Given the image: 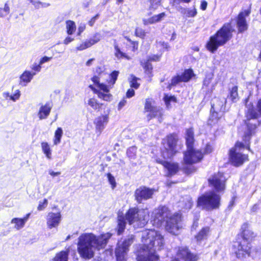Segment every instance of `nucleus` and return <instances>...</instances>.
Instances as JSON below:
<instances>
[{
    "label": "nucleus",
    "mask_w": 261,
    "mask_h": 261,
    "mask_svg": "<svg viewBox=\"0 0 261 261\" xmlns=\"http://www.w3.org/2000/svg\"><path fill=\"white\" fill-rule=\"evenodd\" d=\"M179 137L177 133H172L167 135L162 140L160 154L162 159L156 158V163L162 165L166 170V176L172 177L176 175L180 170L177 162H170L166 160L172 159L180 152L182 145L179 144Z\"/></svg>",
    "instance_id": "1"
},
{
    "label": "nucleus",
    "mask_w": 261,
    "mask_h": 261,
    "mask_svg": "<svg viewBox=\"0 0 261 261\" xmlns=\"http://www.w3.org/2000/svg\"><path fill=\"white\" fill-rule=\"evenodd\" d=\"M112 233L107 232L96 236L92 233H82L78 239L77 251L81 257L90 259L94 256L92 248L98 250L106 247Z\"/></svg>",
    "instance_id": "2"
},
{
    "label": "nucleus",
    "mask_w": 261,
    "mask_h": 261,
    "mask_svg": "<svg viewBox=\"0 0 261 261\" xmlns=\"http://www.w3.org/2000/svg\"><path fill=\"white\" fill-rule=\"evenodd\" d=\"M256 234L251 229L248 222L243 223L233 241L232 248L238 258L250 256L252 252L251 242L255 240Z\"/></svg>",
    "instance_id": "3"
},
{
    "label": "nucleus",
    "mask_w": 261,
    "mask_h": 261,
    "mask_svg": "<svg viewBox=\"0 0 261 261\" xmlns=\"http://www.w3.org/2000/svg\"><path fill=\"white\" fill-rule=\"evenodd\" d=\"M253 136L254 135L245 130L242 137L243 141H237L234 146L228 150V163L230 165L235 167H239L249 161L248 154L243 153L238 151V149H246L253 153L251 149V140Z\"/></svg>",
    "instance_id": "4"
},
{
    "label": "nucleus",
    "mask_w": 261,
    "mask_h": 261,
    "mask_svg": "<svg viewBox=\"0 0 261 261\" xmlns=\"http://www.w3.org/2000/svg\"><path fill=\"white\" fill-rule=\"evenodd\" d=\"M234 32L231 21L224 23L209 37L205 44V48L210 53H215L219 47L224 45L232 39Z\"/></svg>",
    "instance_id": "5"
},
{
    "label": "nucleus",
    "mask_w": 261,
    "mask_h": 261,
    "mask_svg": "<svg viewBox=\"0 0 261 261\" xmlns=\"http://www.w3.org/2000/svg\"><path fill=\"white\" fill-rule=\"evenodd\" d=\"M119 72L114 70L109 74V80L108 81V85L104 83H100V77L98 76H93L91 80L96 85L99 90L95 88L92 85H90L89 88L94 94H96L99 98L106 101H110L112 98V95L110 93V89L114 87V85L118 79Z\"/></svg>",
    "instance_id": "6"
},
{
    "label": "nucleus",
    "mask_w": 261,
    "mask_h": 261,
    "mask_svg": "<svg viewBox=\"0 0 261 261\" xmlns=\"http://www.w3.org/2000/svg\"><path fill=\"white\" fill-rule=\"evenodd\" d=\"M203 160V153L201 149H197L194 146L187 147L183 153L182 167L181 170L186 175H191L197 170L194 164L200 163Z\"/></svg>",
    "instance_id": "7"
},
{
    "label": "nucleus",
    "mask_w": 261,
    "mask_h": 261,
    "mask_svg": "<svg viewBox=\"0 0 261 261\" xmlns=\"http://www.w3.org/2000/svg\"><path fill=\"white\" fill-rule=\"evenodd\" d=\"M247 108V110L245 111V119L243 123L245 126L246 130L255 135L258 127L261 125V119L256 120L261 116V98L257 102L256 109L252 103L249 105Z\"/></svg>",
    "instance_id": "8"
},
{
    "label": "nucleus",
    "mask_w": 261,
    "mask_h": 261,
    "mask_svg": "<svg viewBox=\"0 0 261 261\" xmlns=\"http://www.w3.org/2000/svg\"><path fill=\"white\" fill-rule=\"evenodd\" d=\"M143 244L141 247L143 251H149L157 249L161 250L164 245V237L158 231L150 229L146 234L142 237Z\"/></svg>",
    "instance_id": "9"
},
{
    "label": "nucleus",
    "mask_w": 261,
    "mask_h": 261,
    "mask_svg": "<svg viewBox=\"0 0 261 261\" xmlns=\"http://www.w3.org/2000/svg\"><path fill=\"white\" fill-rule=\"evenodd\" d=\"M221 197L214 192H210L207 194H202L197 199L196 205L206 211H212L219 209L221 206Z\"/></svg>",
    "instance_id": "10"
},
{
    "label": "nucleus",
    "mask_w": 261,
    "mask_h": 261,
    "mask_svg": "<svg viewBox=\"0 0 261 261\" xmlns=\"http://www.w3.org/2000/svg\"><path fill=\"white\" fill-rule=\"evenodd\" d=\"M227 181L224 173L221 171L214 173L207 179L208 186L213 190L212 192L218 194L225 192Z\"/></svg>",
    "instance_id": "11"
},
{
    "label": "nucleus",
    "mask_w": 261,
    "mask_h": 261,
    "mask_svg": "<svg viewBox=\"0 0 261 261\" xmlns=\"http://www.w3.org/2000/svg\"><path fill=\"white\" fill-rule=\"evenodd\" d=\"M176 255L178 257H172L170 261H198L200 259L198 253L192 252L188 246H180L176 247Z\"/></svg>",
    "instance_id": "12"
},
{
    "label": "nucleus",
    "mask_w": 261,
    "mask_h": 261,
    "mask_svg": "<svg viewBox=\"0 0 261 261\" xmlns=\"http://www.w3.org/2000/svg\"><path fill=\"white\" fill-rule=\"evenodd\" d=\"M182 220V214L175 213L170 216L166 221L165 230L173 235H177V232L182 228L180 224Z\"/></svg>",
    "instance_id": "13"
},
{
    "label": "nucleus",
    "mask_w": 261,
    "mask_h": 261,
    "mask_svg": "<svg viewBox=\"0 0 261 261\" xmlns=\"http://www.w3.org/2000/svg\"><path fill=\"white\" fill-rule=\"evenodd\" d=\"M171 216V211L167 206H159L155 210L152 216L153 225L158 227H161Z\"/></svg>",
    "instance_id": "14"
},
{
    "label": "nucleus",
    "mask_w": 261,
    "mask_h": 261,
    "mask_svg": "<svg viewBox=\"0 0 261 261\" xmlns=\"http://www.w3.org/2000/svg\"><path fill=\"white\" fill-rule=\"evenodd\" d=\"M194 76L195 74L192 69H185L181 74H178L172 77L170 83L167 86V88L170 90L172 87L176 86L179 83H187Z\"/></svg>",
    "instance_id": "15"
},
{
    "label": "nucleus",
    "mask_w": 261,
    "mask_h": 261,
    "mask_svg": "<svg viewBox=\"0 0 261 261\" xmlns=\"http://www.w3.org/2000/svg\"><path fill=\"white\" fill-rule=\"evenodd\" d=\"M251 13V8L241 11L236 17V23L238 34H243L248 29V24L246 20V17Z\"/></svg>",
    "instance_id": "16"
},
{
    "label": "nucleus",
    "mask_w": 261,
    "mask_h": 261,
    "mask_svg": "<svg viewBox=\"0 0 261 261\" xmlns=\"http://www.w3.org/2000/svg\"><path fill=\"white\" fill-rule=\"evenodd\" d=\"M155 190L145 186H141L137 188L134 194L135 200L138 203H141L143 200H146L152 197Z\"/></svg>",
    "instance_id": "17"
},
{
    "label": "nucleus",
    "mask_w": 261,
    "mask_h": 261,
    "mask_svg": "<svg viewBox=\"0 0 261 261\" xmlns=\"http://www.w3.org/2000/svg\"><path fill=\"white\" fill-rule=\"evenodd\" d=\"M139 212L140 211L137 207H130L126 211L124 217L129 225L135 222L144 223L142 221H146L145 216H141Z\"/></svg>",
    "instance_id": "18"
},
{
    "label": "nucleus",
    "mask_w": 261,
    "mask_h": 261,
    "mask_svg": "<svg viewBox=\"0 0 261 261\" xmlns=\"http://www.w3.org/2000/svg\"><path fill=\"white\" fill-rule=\"evenodd\" d=\"M132 242V240L126 239L117 246L115 251L116 261H126L125 256Z\"/></svg>",
    "instance_id": "19"
},
{
    "label": "nucleus",
    "mask_w": 261,
    "mask_h": 261,
    "mask_svg": "<svg viewBox=\"0 0 261 261\" xmlns=\"http://www.w3.org/2000/svg\"><path fill=\"white\" fill-rule=\"evenodd\" d=\"M136 259L137 261H160V256L155 251H143L140 248L137 254Z\"/></svg>",
    "instance_id": "20"
},
{
    "label": "nucleus",
    "mask_w": 261,
    "mask_h": 261,
    "mask_svg": "<svg viewBox=\"0 0 261 261\" xmlns=\"http://www.w3.org/2000/svg\"><path fill=\"white\" fill-rule=\"evenodd\" d=\"M61 220L60 212H49L46 217V225L48 228L52 229L59 226Z\"/></svg>",
    "instance_id": "21"
},
{
    "label": "nucleus",
    "mask_w": 261,
    "mask_h": 261,
    "mask_svg": "<svg viewBox=\"0 0 261 261\" xmlns=\"http://www.w3.org/2000/svg\"><path fill=\"white\" fill-rule=\"evenodd\" d=\"M144 110L145 112H148L147 115L148 120H150L158 116L159 114H160V110L156 107L152 105V100L149 98L145 100Z\"/></svg>",
    "instance_id": "22"
},
{
    "label": "nucleus",
    "mask_w": 261,
    "mask_h": 261,
    "mask_svg": "<svg viewBox=\"0 0 261 261\" xmlns=\"http://www.w3.org/2000/svg\"><path fill=\"white\" fill-rule=\"evenodd\" d=\"M108 121L109 116L108 114L101 115L96 117L94 121L96 133L101 134Z\"/></svg>",
    "instance_id": "23"
},
{
    "label": "nucleus",
    "mask_w": 261,
    "mask_h": 261,
    "mask_svg": "<svg viewBox=\"0 0 261 261\" xmlns=\"http://www.w3.org/2000/svg\"><path fill=\"white\" fill-rule=\"evenodd\" d=\"M114 55L117 59H125L126 60H130L132 59L131 57L129 56L128 54L124 52L123 51V48L121 49L119 44L116 42H115L114 43Z\"/></svg>",
    "instance_id": "24"
},
{
    "label": "nucleus",
    "mask_w": 261,
    "mask_h": 261,
    "mask_svg": "<svg viewBox=\"0 0 261 261\" xmlns=\"http://www.w3.org/2000/svg\"><path fill=\"white\" fill-rule=\"evenodd\" d=\"M166 16L165 12H162L156 15L143 20V23L145 25L154 24L162 20Z\"/></svg>",
    "instance_id": "25"
},
{
    "label": "nucleus",
    "mask_w": 261,
    "mask_h": 261,
    "mask_svg": "<svg viewBox=\"0 0 261 261\" xmlns=\"http://www.w3.org/2000/svg\"><path fill=\"white\" fill-rule=\"evenodd\" d=\"M51 110V106L48 102L40 107L38 115L40 120L45 119L49 116Z\"/></svg>",
    "instance_id": "26"
},
{
    "label": "nucleus",
    "mask_w": 261,
    "mask_h": 261,
    "mask_svg": "<svg viewBox=\"0 0 261 261\" xmlns=\"http://www.w3.org/2000/svg\"><path fill=\"white\" fill-rule=\"evenodd\" d=\"M211 231L209 226H204L201 228L195 235L194 238L197 242H201L204 240L207 239Z\"/></svg>",
    "instance_id": "27"
},
{
    "label": "nucleus",
    "mask_w": 261,
    "mask_h": 261,
    "mask_svg": "<svg viewBox=\"0 0 261 261\" xmlns=\"http://www.w3.org/2000/svg\"><path fill=\"white\" fill-rule=\"evenodd\" d=\"M185 141L186 147L194 146V132L193 127H191L186 129Z\"/></svg>",
    "instance_id": "28"
},
{
    "label": "nucleus",
    "mask_w": 261,
    "mask_h": 261,
    "mask_svg": "<svg viewBox=\"0 0 261 261\" xmlns=\"http://www.w3.org/2000/svg\"><path fill=\"white\" fill-rule=\"evenodd\" d=\"M35 74V72H31L30 71L25 70L20 76L19 84L25 85L27 83L31 82Z\"/></svg>",
    "instance_id": "29"
},
{
    "label": "nucleus",
    "mask_w": 261,
    "mask_h": 261,
    "mask_svg": "<svg viewBox=\"0 0 261 261\" xmlns=\"http://www.w3.org/2000/svg\"><path fill=\"white\" fill-rule=\"evenodd\" d=\"M88 104L93 110L97 112H100L103 107H106L104 103L99 102L94 97L89 98L88 100Z\"/></svg>",
    "instance_id": "30"
},
{
    "label": "nucleus",
    "mask_w": 261,
    "mask_h": 261,
    "mask_svg": "<svg viewBox=\"0 0 261 261\" xmlns=\"http://www.w3.org/2000/svg\"><path fill=\"white\" fill-rule=\"evenodd\" d=\"M140 65L142 67L145 74L147 75L149 77L153 76V66L149 61L147 60L143 62L141 61Z\"/></svg>",
    "instance_id": "31"
},
{
    "label": "nucleus",
    "mask_w": 261,
    "mask_h": 261,
    "mask_svg": "<svg viewBox=\"0 0 261 261\" xmlns=\"http://www.w3.org/2000/svg\"><path fill=\"white\" fill-rule=\"evenodd\" d=\"M227 97L232 102H236L239 99L238 94V86H234L229 89Z\"/></svg>",
    "instance_id": "32"
},
{
    "label": "nucleus",
    "mask_w": 261,
    "mask_h": 261,
    "mask_svg": "<svg viewBox=\"0 0 261 261\" xmlns=\"http://www.w3.org/2000/svg\"><path fill=\"white\" fill-rule=\"evenodd\" d=\"M124 216L119 215L117 217V234L120 235L126 227V222Z\"/></svg>",
    "instance_id": "33"
},
{
    "label": "nucleus",
    "mask_w": 261,
    "mask_h": 261,
    "mask_svg": "<svg viewBox=\"0 0 261 261\" xmlns=\"http://www.w3.org/2000/svg\"><path fill=\"white\" fill-rule=\"evenodd\" d=\"M69 248L57 253L53 258L54 261H68Z\"/></svg>",
    "instance_id": "34"
},
{
    "label": "nucleus",
    "mask_w": 261,
    "mask_h": 261,
    "mask_svg": "<svg viewBox=\"0 0 261 261\" xmlns=\"http://www.w3.org/2000/svg\"><path fill=\"white\" fill-rule=\"evenodd\" d=\"M221 118V116H219L217 112H212L208 119L209 124L212 126L217 124L219 121L220 120Z\"/></svg>",
    "instance_id": "35"
},
{
    "label": "nucleus",
    "mask_w": 261,
    "mask_h": 261,
    "mask_svg": "<svg viewBox=\"0 0 261 261\" xmlns=\"http://www.w3.org/2000/svg\"><path fill=\"white\" fill-rule=\"evenodd\" d=\"M66 33L68 35H72L76 31V26L75 23L73 20H68L65 22Z\"/></svg>",
    "instance_id": "36"
},
{
    "label": "nucleus",
    "mask_w": 261,
    "mask_h": 261,
    "mask_svg": "<svg viewBox=\"0 0 261 261\" xmlns=\"http://www.w3.org/2000/svg\"><path fill=\"white\" fill-rule=\"evenodd\" d=\"M11 223L14 224V228L17 230L22 229L26 223L22 218H14L11 220Z\"/></svg>",
    "instance_id": "37"
},
{
    "label": "nucleus",
    "mask_w": 261,
    "mask_h": 261,
    "mask_svg": "<svg viewBox=\"0 0 261 261\" xmlns=\"http://www.w3.org/2000/svg\"><path fill=\"white\" fill-rule=\"evenodd\" d=\"M41 146L43 152L48 159L51 158V150L50 147L46 142H42L41 143Z\"/></svg>",
    "instance_id": "38"
},
{
    "label": "nucleus",
    "mask_w": 261,
    "mask_h": 261,
    "mask_svg": "<svg viewBox=\"0 0 261 261\" xmlns=\"http://www.w3.org/2000/svg\"><path fill=\"white\" fill-rule=\"evenodd\" d=\"M63 135V130L61 127H58L55 132L54 138L53 140L54 144L57 145L61 142V138Z\"/></svg>",
    "instance_id": "39"
},
{
    "label": "nucleus",
    "mask_w": 261,
    "mask_h": 261,
    "mask_svg": "<svg viewBox=\"0 0 261 261\" xmlns=\"http://www.w3.org/2000/svg\"><path fill=\"white\" fill-rule=\"evenodd\" d=\"M123 38L128 42L130 44L131 50L133 52H135L138 50L139 48V41H134L131 40V39L127 36H124Z\"/></svg>",
    "instance_id": "40"
},
{
    "label": "nucleus",
    "mask_w": 261,
    "mask_h": 261,
    "mask_svg": "<svg viewBox=\"0 0 261 261\" xmlns=\"http://www.w3.org/2000/svg\"><path fill=\"white\" fill-rule=\"evenodd\" d=\"M20 96V92L19 90H17L15 91L13 95H10L9 93H4V97L7 99H9L15 101L18 99Z\"/></svg>",
    "instance_id": "41"
},
{
    "label": "nucleus",
    "mask_w": 261,
    "mask_h": 261,
    "mask_svg": "<svg viewBox=\"0 0 261 261\" xmlns=\"http://www.w3.org/2000/svg\"><path fill=\"white\" fill-rule=\"evenodd\" d=\"M139 79L134 75H131V79L129 81L130 87L135 89H138L140 86V84L138 82Z\"/></svg>",
    "instance_id": "42"
},
{
    "label": "nucleus",
    "mask_w": 261,
    "mask_h": 261,
    "mask_svg": "<svg viewBox=\"0 0 261 261\" xmlns=\"http://www.w3.org/2000/svg\"><path fill=\"white\" fill-rule=\"evenodd\" d=\"M137 148L135 146L129 147L126 151V155L130 159H135L136 157Z\"/></svg>",
    "instance_id": "43"
},
{
    "label": "nucleus",
    "mask_w": 261,
    "mask_h": 261,
    "mask_svg": "<svg viewBox=\"0 0 261 261\" xmlns=\"http://www.w3.org/2000/svg\"><path fill=\"white\" fill-rule=\"evenodd\" d=\"M101 35L99 33H95L92 38L87 39L91 46L96 44L101 40Z\"/></svg>",
    "instance_id": "44"
},
{
    "label": "nucleus",
    "mask_w": 261,
    "mask_h": 261,
    "mask_svg": "<svg viewBox=\"0 0 261 261\" xmlns=\"http://www.w3.org/2000/svg\"><path fill=\"white\" fill-rule=\"evenodd\" d=\"M163 100L166 106L168 107L170 105L171 102H176L177 99L174 95L169 96L168 94H165Z\"/></svg>",
    "instance_id": "45"
},
{
    "label": "nucleus",
    "mask_w": 261,
    "mask_h": 261,
    "mask_svg": "<svg viewBox=\"0 0 261 261\" xmlns=\"http://www.w3.org/2000/svg\"><path fill=\"white\" fill-rule=\"evenodd\" d=\"M161 2L162 0H149V10L151 11H154L158 6L161 5Z\"/></svg>",
    "instance_id": "46"
},
{
    "label": "nucleus",
    "mask_w": 261,
    "mask_h": 261,
    "mask_svg": "<svg viewBox=\"0 0 261 261\" xmlns=\"http://www.w3.org/2000/svg\"><path fill=\"white\" fill-rule=\"evenodd\" d=\"M135 36L144 39L146 36V32L142 28L137 27L135 30Z\"/></svg>",
    "instance_id": "47"
},
{
    "label": "nucleus",
    "mask_w": 261,
    "mask_h": 261,
    "mask_svg": "<svg viewBox=\"0 0 261 261\" xmlns=\"http://www.w3.org/2000/svg\"><path fill=\"white\" fill-rule=\"evenodd\" d=\"M10 7L8 3L5 4L4 8H0V17H4L10 13Z\"/></svg>",
    "instance_id": "48"
},
{
    "label": "nucleus",
    "mask_w": 261,
    "mask_h": 261,
    "mask_svg": "<svg viewBox=\"0 0 261 261\" xmlns=\"http://www.w3.org/2000/svg\"><path fill=\"white\" fill-rule=\"evenodd\" d=\"M92 46L89 43V41L85 40L84 42L81 43L79 46L76 47V50L82 51L85 50L88 48L91 47Z\"/></svg>",
    "instance_id": "49"
},
{
    "label": "nucleus",
    "mask_w": 261,
    "mask_h": 261,
    "mask_svg": "<svg viewBox=\"0 0 261 261\" xmlns=\"http://www.w3.org/2000/svg\"><path fill=\"white\" fill-rule=\"evenodd\" d=\"M107 176L109 181V182L111 185L112 189H114L116 187V182L115 177L110 173L107 174Z\"/></svg>",
    "instance_id": "50"
},
{
    "label": "nucleus",
    "mask_w": 261,
    "mask_h": 261,
    "mask_svg": "<svg viewBox=\"0 0 261 261\" xmlns=\"http://www.w3.org/2000/svg\"><path fill=\"white\" fill-rule=\"evenodd\" d=\"M162 56V54L153 55L148 57L146 60L150 63L151 62H159L161 60Z\"/></svg>",
    "instance_id": "51"
},
{
    "label": "nucleus",
    "mask_w": 261,
    "mask_h": 261,
    "mask_svg": "<svg viewBox=\"0 0 261 261\" xmlns=\"http://www.w3.org/2000/svg\"><path fill=\"white\" fill-rule=\"evenodd\" d=\"M48 200L47 199H44L43 201L40 202L38 206L37 210L39 211H43L47 205Z\"/></svg>",
    "instance_id": "52"
},
{
    "label": "nucleus",
    "mask_w": 261,
    "mask_h": 261,
    "mask_svg": "<svg viewBox=\"0 0 261 261\" xmlns=\"http://www.w3.org/2000/svg\"><path fill=\"white\" fill-rule=\"evenodd\" d=\"M213 151V147L210 144H206L204 147L203 151L202 150V153H203V158L205 154L211 153Z\"/></svg>",
    "instance_id": "53"
},
{
    "label": "nucleus",
    "mask_w": 261,
    "mask_h": 261,
    "mask_svg": "<svg viewBox=\"0 0 261 261\" xmlns=\"http://www.w3.org/2000/svg\"><path fill=\"white\" fill-rule=\"evenodd\" d=\"M41 65L40 64V63H39V64L35 63L31 67V69L33 71L32 72H35L36 73L37 72H39L41 69Z\"/></svg>",
    "instance_id": "54"
},
{
    "label": "nucleus",
    "mask_w": 261,
    "mask_h": 261,
    "mask_svg": "<svg viewBox=\"0 0 261 261\" xmlns=\"http://www.w3.org/2000/svg\"><path fill=\"white\" fill-rule=\"evenodd\" d=\"M237 197L235 196H233L231 197L229 204L227 206V209L228 210H231L233 208V207L235 205Z\"/></svg>",
    "instance_id": "55"
},
{
    "label": "nucleus",
    "mask_w": 261,
    "mask_h": 261,
    "mask_svg": "<svg viewBox=\"0 0 261 261\" xmlns=\"http://www.w3.org/2000/svg\"><path fill=\"white\" fill-rule=\"evenodd\" d=\"M30 2L35 6L36 8H39L40 7H43L45 6V4H43L42 3L39 1H34L33 0H30Z\"/></svg>",
    "instance_id": "56"
},
{
    "label": "nucleus",
    "mask_w": 261,
    "mask_h": 261,
    "mask_svg": "<svg viewBox=\"0 0 261 261\" xmlns=\"http://www.w3.org/2000/svg\"><path fill=\"white\" fill-rule=\"evenodd\" d=\"M197 14V10L195 8L192 10H189L187 13V16L189 17H193Z\"/></svg>",
    "instance_id": "57"
},
{
    "label": "nucleus",
    "mask_w": 261,
    "mask_h": 261,
    "mask_svg": "<svg viewBox=\"0 0 261 261\" xmlns=\"http://www.w3.org/2000/svg\"><path fill=\"white\" fill-rule=\"evenodd\" d=\"M135 95V90L133 89V88H129L128 89L126 92V98H131L133 97Z\"/></svg>",
    "instance_id": "58"
},
{
    "label": "nucleus",
    "mask_w": 261,
    "mask_h": 261,
    "mask_svg": "<svg viewBox=\"0 0 261 261\" xmlns=\"http://www.w3.org/2000/svg\"><path fill=\"white\" fill-rule=\"evenodd\" d=\"M103 73V68L100 66H97L95 68V73L96 75L94 76H98L100 77V76Z\"/></svg>",
    "instance_id": "59"
},
{
    "label": "nucleus",
    "mask_w": 261,
    "mask_h": 261,
    "mask_svg": "<svg viewBox=\"0 0 261 261\" xmlns=\"http://www.w3.org/2000/svg\"><path fill=\"white\" fill-rule=\"evenodd\" d=\"M98 16H99V14H97L95 16L92 17L90 19V20L88 21V24L90 27H92L94 25V23L95 22L96 19L98 17Z\"/></svg>",
    "instance_id": "60"
},
{
    "label": "nucleus",
    "mask_w": 261,
    "mask_h": 261,
    "mask_svg": "<svg viewBox=\"0 0 261 261\" xmlns=\"http://www.w3.org/2000/svg\"><path fill=\"white\" fill-rule=\"evenodd\" d=\"M126 103V99L123 98L122 99L120 100L118 105V110H120Z\"/></svg>",
    "instance_id": "61"
},
{
    "label": "nucleus",
    "mask_w": 261,
    "mask_h": 261,
    "mask_svg": "<svg viewBox=\"0 0 261 261\" xmlns=\"http://www.w3.org/2000/svg\"><path fill=\"white\" fill-rule=\"evenodd\" d=\"M160 44L162 46L163 49H164L165 50H168L170 48V46H169L168 43H167V42H165L164 41L160 42Z\"/></svg>",
    "instance_id": "62"
},
{
    "label": "nucleus",
    "mask_w": 261,
    "mask_h": 261,
    "mask_svg": "<svg viewBox=\"0 0 261 261\" xmlns=\"http://www.w3.org/2000/svg\"><path fill=\"white\" fill-rule=\"evenodd\" d=\"M51 59H52L51 57H48L46 56H44L43 57L41 58V59L40 60V61H39L40 64L41 65V64H43L44 63L47 62L49 61V60H50Z\"/></svg>",
    "instance_id": "63"
},
{
    "label": "nucleus",
    "mask_w": 261,
    "mask_h": 261,
    "mask_svg": "<svg viewBox=\"0 0 261 261\" xmlns=\"http://www.w3.org/2000/svg\"><path fill=\"white\" fill-rule=\"evenodd\" d=\"M86 29L85 24L80 25L78 28V32L77 35L80 36L81 33L84 31Z\"/></svg>",
    "instance_id": "64"
}]
</instances>
